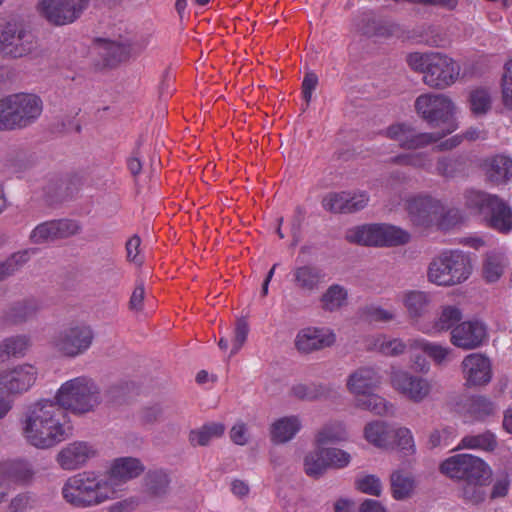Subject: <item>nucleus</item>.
I'll return each mask as SVG.
<instances>
[{
    "label": "nucleus",
    "instance_id": "1",
    "mask_svg": "<svg viewBox=\"0 0 512 512\" xmlns=\"http://www.w3.org/2000/svg\"><path fill=\"white\" fill-rule=\"evenodd\" d=\"M415 108L418 114L430 124H446V130L443 133H415L404 124H396L386 129V137L395 140L404 148L415 150L437 142L457 129L453 119L455 107L449 97L441 94H423L417 97Z\"/></svg>",
    "mask_w": 512,
    "mask_h": 512
},
{
    "label": "nucleus",
    "instance_id": "2",
    "mask_svg": "<svg viewBox=\"0 0 512 512\" xmlns=\"http://www.w3.org/2000/svg\"><path fill=\"white\" fill-rule=\"evenodd\" d=\"M26 441L38 449H50L69 435L64 411L51 400H40L29 406L22 419Z\"/></svg>",
    "mask_w": 512,
    "mask_h": 512
},
{
    "label": "nucleus",
    "instance_id": "3",
    "mask_svg": "<svg viewBox=\"0 0 512 512\" xmlns=\"http://www.w3.org/2000/svg\"><path fill=\"white\" fill-rule=\"evenodd\" d=\"M61 495L67 504L78 509L96 507L119 496L105 470H86L68 477Z\"/></svg>",
    "mask_w": 512,
    "mask_h": 512
},
{
    "label": "nucleus",
    "instance_id": "4",
    "mask_svg": "<svg viewBox=\"0 0 512 512\" xmlns=\"http://www.w3.org/2000/svg\"><path fill=\"white\" fill-rule=\"evenodd\" d=\"M440 471L447 477L464 481V498L472 503L485 499L483 486L491 477L490 467L479 457L471 454H457L444 460Z\"/></svg>",
    "mask_w": 512,
    "mask_h": 512
},
{
    "label": "nucleus",
    "instance_id": "5",
    "mask_svg": "<svg viewBox=\"0 0 512 512\" xmlns=\"http://www.w3.org/2000/svg\"><path fill=\"white\" fill-rule=\"evenodd\" d=\"M407 63L412 70L423 74L426 85L436 89L451 86L460 74V66L451 57L439 52L410 53Z\"/></svg>",
    "mask_w": 512,
    "mask_h": 512
},
{
    "label": "nucleus",
    "instance_id": "6",
    "mask_svg": "<svg viewBox=\"0 0 512 512\" xmlns=\"http://www.w3.org/2000/svg\"><path fill=\"white\" fill-rule=\"evenodd\" d=\"M43 102L34 93H15L0 99V131L25 128L42 114Z\"/></svg>",
    "mask_w": 512,
    "mask_h": 512
},
{
    "label": "nucleus",
    "instance_id": "7",
    "mask_svg": "<svg viewBox=\"0 0 512 512\" xmlns=\"http://www.w3.org/2000/svg\"><path fill=\"white\" fill-rule=\"evenodd\" d=\"M382 379L381 367L374 365L359 367L349 375L346 386L354 395L359 408L375 414L381 413L384 402L378 392L381 390Z\"/></svg>",
    "mask_w": 512,
    "mask_h": 512
},
{
    "label": "nucleus",
    "instance_id": "8",
    "mask_svg": "<svg viewBox=\"0 0 512 512\" xmlns=\"http://www.w3.org/2000/svg\"><path fill=\"white\" fill-rule=\"evenodd\" d=\"M56 404L74 414L93 411L101 402L98 385L90 378L76 377L64 382L55 395Z\"/></svg>",
    "mask_w": 512,
    "mask_h": 512
},
{
    "label": "nucleus",
    "instance_id": "9",
    "mask_svg": "<svg viewBox=\"0 0 512 512\" xmlns=\"http://www.w3.org/2000/svg\"><path fill=\"white\" fill-rule=\"evenodd\" d=\"M472 272L470 257L460 250H446L428 267V280L438 286H454L466 281Z\"/></svg>",
    "mask_w": 512,
    "mask_h": 512
},
{
    "label": "nucleus",
    "instance_id": "10",
    "mask_svg": "<svg viewBox=\"0 0 512 512\" xmlns=\"http://www.w3.org/2000/svg\"><path fill=\"white\" fill-rule=\"evenodd\" d=\"M465 204L483 216L489 227L504 234L512 231V210L499 196L470 190L465 193Z\"/></svg>",
    "mask_w": 512,
    "mask_h": 512
},
{
    "label": "nucleus",
    "instance_id": "11",
    "mask_svg": "<svg viewBox=\"0 0 512 512\" xmlns=\"http://www.w3.org/2000/svg\"><path fill=\"white\" fill-rule=\"evenodd\" d=\"M89 2L90 0H39L37 11L50 24L64 26L77 21Z\"/></svg>",
    "mask_w": 512,
    "mask_h": 512
},
{
    "label": "nucleus",
    "instance_id": "12",
    "mask_svg": "<svg viewBox=\"0 0 512 512\" xmlns=\"http://www.w3.org/2000/svg\"><path fill=\"white\" fill-rule=\"evenodd\" d=\"M93 338L94 335L90 326L74 324L61 330L54 337L52 344L60 354L75 357L89 349Z\"/></svg>",
    "mask_w": 512,
    "mask_h": 512
},
{
    "label": "nucleus",
    "instance_id": "13",
    "mask_svg": "<svg viewBox=\"0 0 512 512\" xmlns=\"http://www.w3.org/2000/svg\"><path fill=\"white\" fill-rule=\"evenodd\" d=\"M337 341L335 331L327 326H306L298 330L294 347L300 354H310L333 346Z\"/></svg>",
    "mask_w": 512,
    "mask_h": 512
},
{
    "label": "nucleus",
    "instance_id": "14",
    "mask_svg": "<svg viewBox=\"0 0 512 512\" xmlns=\"http://www.w3.org/2000/svg\"><path fill=\"white\" fill-rule=\"evenodd\" d=\"M38 369L30 363H22L0 372V391L21 394L36 382Z\"/></svg>",
    "mask_w": 512,
    "mask_h": 512
},
{
    "label": "nucleus",
    "instance_id": "15",
    "mask_svg": "<svg viewBox=\"0 0 512 512\" xmlns=\"http://www.w3.org/2000/svg\"><path fill=\"white\" fill-rule=\"evenodd\" d=\"M96 449L85 441L67 443L57 452L55 461L65 471H76L96 456Z\"/></svg>",
    "mask_w": 512,
    "mask_h": 512
},
{
    "label": "nucleus",
    "instance_id": "16",
    "mask_svg": "<svg viewBox=\"0 0 512 512\" xmlns=\"http://www.w3.org/2000/svg\"><path fill=\"white\" fill-rule=\"evenodd\" d=\"M461 369L468 387L485 386L492 380V363L484 354H468L462 360Z\"/></svg>",
    "mask_w": 512,
    "mask_h": 512
},
{
    "label": "nucleus",
    "instance_id": "17",
    "mask_svg": "<svg viewBox=\"0 0 512 512\" xmlns=\"http://www.w3.org/2000/svg\"><path fill=\"white\" fill-rule=\"evenodd\" d=\"M145 470L142 461L136 457L125 456L113 459L107 469L106 474L110 478L114 488L120 495L123 486L130 480L139 477Z\"/></svg>",
    "mask_w": 512,
    "mask_h": 512
},
{
    "label": "nucleus",
    "instance_id": "18",
    "mask_svg": "<svg viewBox=\"0 0 512 512\" xmlns=\"http://www.w3.org/2000/svg\"><path fill=\"white\" fill-rule=\"evenodd\" d=\"M391 384L396 391L415 403L426 399L432 389L431 383L426 378L404 371L394 372L391 376Z\"/></svg>",
    "mask_w": 512,
    "mask_h": 512
},
{
    "label": "nucleus",
    "instance_id": "19",
    "mask_svg": "<svg viewBox=\"0 0 512 512\" xmlns=\"http://www.w3.org/2000/svg\"><path fill=\"white\" fill-rule=\"evenodd\" d=\"M487 338V327L479 320H469L457 324L451 330V343L464 350L480 347Z\"/></svg>",
    "mask_w": 512,
    "mask_h": 512
},
{
    "label": "nucleus",
    "instance_id": "20",
    "mask_svg": "<svg viewBox=\"0 0 512 512\" xmlns=\"http://www.w3.org/2000/svg\"><path fill=\"white\" fill-rule=\"evenodd\" d=\"M406 209L414 225L430 227L435 225L442 211V203L429 196H415L407 200Z\"/></svg>",
    "mask_w": 512,
    "mask_h": 512
},
{
    "label": "nucleus",
    "instance_id": "21",
    "mask_svg": "<svg viewBox=\"0 0 512 512\" xmlns=\"http://www.w3.org/2000/svg\"><path fill=\"white\" fill-rule=\"evenodd\" d=\"M496 405L484 395H471L458 403V413L465 423L485 422L496 414Z\"/></svg>",
    "mask_w": 512,
    "mask_h": 512
},
{
    "label": "nucleus",
    "instance_id": "22",
    "mask_svg": "<svg viewBox=\"0 0 512 512\" xmlns=\"http://www.w3.org/2000/svg\"><path fill=\"white\" fill-rule=\"evenodd\" d=\"M78 231L79 225L73 220L49 221L36 226L30 234V239L35 244H41L72 236Z\"/></svg>",
    "mask_w": 512,
    "mask_h": 512
},
{
    "label": "nucleus",
    "instance_id": "23",
    "mask_svg": "<svg viewBox=\"0 0 512 512\" xmlns=\"http://www.w3.org/2000/svg\"><path fill=\"white\" fill-rule=\"evenodd\" d=\"M346 239L351 243L365 246H382L384 227L382 224H366L349 229Z\"/></svg>",
    "mask_w": 512,
    "mask_h": 512
},
{
    "label": "nucleus",
    "instance_id": "24",
    "mask_svg": "<svg viewBox=\"0 0 512 512\" xmlns=\"http://www.w3.org/2000/svg\"><path fill=\"white\" fill-rule=\"evenodd\" d=\"M484 170L490 182L504 184L512 177V158L503 154L494 155L485 160Z\"/></svg>",
    "mask_w": 512,
    "mask_h": 512
},
{
    "label": "nucleus",
    "instance_id": "25",
    "mask_svg": "<svg viewBox=\"0 0 512 512\" xmlns=\"http://www.w3.org/2000/svg\"><path fill=\"white\" fill-rule=\"evenodd\" d=\"M302 422L298 416L290 415L276 419L270 426L271 440L283 444L292 440L301 430Z\"/></svg>",
    "mask_w": 512,
    "mask_h": 512
},
{
    "label": "nucleus",
    "instance_id": "26",
    "mask_svg": "<svg viewBox=\"0 0 512 512\" xmlns=\"http://www.w3.org/2000/svg\"><path fill=\"white\" fill-rule=\"evenodd\" d=\"M0 476L9 483L26 485L32 481L34 470L26 461H9L0 465Z\"/></svg>",
    "mask_w": 512,
    "mask_h": 512
},
{
    "label": "nucleus",
    "instance_id": "27",
    "mask_svg": "<svg viewBox=\"0 0 512 512\" xmlns=\"http://www.w3.org/2000/svg\"><path fill=\"white\" fill-rule=\"evenodd\" d=\"M24 31L25 29L16 22L0 23V52L14 58L23 57L25 50L13 46L12 41L22 39Z\"/></svg>",
    "mask_w": 512,
    "mask_h": 512
},
{
    "label": "nucleus",
    "instance_id": "28",
    "mask_svg": "<svg viewBox=\"0 0 512 512\" xmlns=\"http://www.w3.org/2000/svg\"><path fill=\"white\" fill-rule=\"evenodd\" d=\"M399 450L402 455L415 453V444L411 431L405 427H388L386 425V449Z\"/></svg>",
    "mask_w": 512,
    "mask_h": 512
},
{
    "label": "nucleus",
    "instance_id": "29",
    "mask_svg": "<svg viewBox=\"0 0 512 512\" xmlns=\"http://www.w3.org/2000/svg\"><path fill=\"white\" fill-rule=\"evenodd\" d=\"M303 469L307 476L318 479L328 470L325 447L316 444L303 458Z\"/></svg>",
    "mask_w": 512,
    "mask_h": 512
},
{
    "label": "nucleus",
    "instance_id": "30",
    "mask_svg": "<svg viewBox=\"0 0 512 512\" xmlns=\"http://www.w3.org/2000/svg\"><path fill=\"white\" fill-rule=\"evenodd\" d=\"M381 25V17L371 10H363L353 16L350 24L351 31L371 36Z\"/></svg>",
    "mask_w": 512,
    "mask_h": 512
},
{
    "label": "nucleus",
    "instance_id": "31",
    "mask_svg": "<svg viewBox=\"0 0 512 512\" xmlns=\"http://www.w3.org/2000/svg\"><path fill=\"white\" fill-rule=\"evenodd\" d=\"M347 439L345 425L341 421H331L323 425L315 436V442L319 446L325 447Z\"/></svg>",
    "mask_w": 512,
    "mask_h": 512
},
{
    "label": "nucleus",
    "instance_id": "32",
    "mask_svg": "<svg viewBox=\"0 0 512 512\" xmlns=\"http://www.w3.org/2000/svg\"><path fill=\"white\" fill-rule=\"evenodd\" d=\"M498 445L497 437L491 431H485L477 435H466L460 441L457 449H472L492 452Z\"/></svg>",
    "mask_w": 512,
    "mask_h": 512
},
{
    "label": "nucleus",
    "instance_id": "33",
    "mask_svg": "<svg viewBox=\"0 0 512 512\" xmlns=\"http://www.w3.org/2000/svg\"><path fill=\"white\" fill-rule=\"evenodd\" d=\"M293 281L295 285L305 291H312L318 287L322 281L321 272L309 265L296 267L293 272Z\"/></svg>",
    "mask_w": 512,
    "mask_h": 512
},
{
    "label": "nucleus",
    "instance_id": "34",
    "mask_svg": "<svg viewBox=\"0 0 512 512\" xmlns=\"http://www.w3.org/2000/svg\"><path fill=\"white\" fill-rule=\"evenodd\" d=\"M225 432V426L221 422H209L201 428L192 430L189 440L193 446H205L212 440L220 438Z\"/></svg>",
    "mask_w": 512,
    "mask_h": 512
},
{
    "label": "nucleus",
    "instance_id": "35",
    "mask_svg": "<svg viewBox=\"0 0 512 512\" xmlns=\"http://www.w3.org/2000/svg\"><path fill=\"white\" fill-rule=\"evenodd\" d=\"M462 312L456 306H444L438 319L434 322L431 328L421 327L424 333H436L453 329L456 324L461 320Z\"/></svg>",
    "mask_w": 512,
    "mask_h": 512
},
{
    "label": "nucleus",
    "instance_id": "36",
    "mask_svg": "<svg viewBox=\"0 0 512 512\" xmlns=\"http://www.w3.org/2000/svg\"><path fill=\"white\" fill-rule=\"evenodd\" d=\"M347 300V289L338 284L331 285L320 298L322 308L329 312L341 309L347 304Z\"/></svg>",
    "mask_w": 512,
    "mask_h": 512
},
{
    "label": "nucleus",
    "instance_id": "37",
    "mask_svg": "<svg viewBox=\"0 0 512 512\" xmlns=\"http://www.w3.org/2000/svg\"><path fill=\"white\" fill-rule=\"evenodd\" d=\"M468 103L471 113L476 116L486 115L492 107L491 92L487 88L478 87L470 91Z\"/></svg>",
    "mask_w": 512,
    "mask_h": 512
},
{
    "label": "nucleus",
    "instance_id": "38",
    "mask_svg": "<svg viewBox=\"0 0 512 512\" xmlns=\"http://www.w3.org/2000/svg\"><path fill=\"white\" fill-rule=\"evenodd\" d=\"M467 168V158L463 155L442 157L437 162V172L439 175L452 178L465 174Z\"/></svg>",
    "mask_w": 512,
    "mask_h": 512
},
{
    "label": "nucleus",
    "instance_id": "39",
    "mask_svg": "<svg viewBox=\"0 0 512 512\" xmlns=\"http://www.w3.org/2000/svg\"><path fill=\"white\" fill-rule=\"evenodd\" d=\"M405 307L412 318L426 314L430 307L429 295L422 291H411L404 299Z\"/></svg>",
    "mask_w": 512,
    "mask_h": 512
},
{
    "label": "nucleus",
    "instance_id": "40",
    "mask_svg": "<svg viewBox=\"0 0 512 512\" xmlns=\"http://www.w3.org/2000/svg\"><path fill=\"white\" fill-rule=\"evenodd\" d=\"M414 490L413 478L403 472H395L391 475V493L396 500H403L412 494Z\"/></svg>",
    "mask_w": 512,
    "mask_h": 512
},
{
    "label": "nucleus",
    "instance_id": "41",
    "mask_svg": "<svg viewBox=\"0 0 512 512\" xmlns=\"http://www.w3.org/2000/svg\"><path fill=\"white\" fill-rule=\"evenodd\" d=\"M412 348L424 352L437 364H442L452 351L449 347L431 343L425 339L414 340Z\"/></svg>",
    "mask_w": 512,
    "mask_h": 512
},
{
    "label": "nucleus",
    "instance_id": "42",
    "mask_svg": "<svg viewBox=\"0 0 512 512\" xmlns=\"http://www.w3.org/2000/svg\"><path fill=\"white\" fill-rule=\"evenodd\" d=\"M29 341L25 336L11 337L0 343V362H4L11 356H20L25 353Z\"/></svg>",
    "mask_w": 512,
    "mask_h": 512
},
{
    "label": "nucleus",
    "instance_id": "43",
    "mask_svg": "<svg viewBox=\"0 0 512 512\" xmlns=\"http://www.w3.org/2000/svg\"><path fill=\"white\" fill-rule=\"evenodd\" d=\"M348 191L329 192L322 199V206L332 213H347Z\"/></svg>",
    "mask_w": 512,
    "mask_h": 512
},
{
    "label": "nucleus",
    "instance_id": "44",
    "mask_svg": "<svg viewBox=\"0 0 512 512\" xmlns=\"http://www.w3.org/2000/svg\"><path fill=\"white\" fill-rule=\"evenodd\" d=\"M463 222V215L459 209H445L442 205V211L435 220V225L441 230H450Z\"/></svg>",
    "mask_w": 512,
    "mask_h": 512
},
{
    "label": "nucleus",
    "instance_id": "45",
    "mask_svg": "<svg viewBox=\"0 0 512 512\" xmlns=\"http://www.w3.org/2000/svg\"><path fill=\"white\" fill-rule=\"evenodd\" d=\"M355 487L360 492L372 496H380L382 492L381 479L370 474L358 476L355 480Z\"/></svg>",
    "mask_w": 512,
    "mask_h": 512
},
{
    "label": "nucleus",
    "instance_id": "46",
    "mask_svg": "<svg viewBox=\"0 0 512 512\" xmlns=\"http://www.w3.org/2000/svg\"><path fill=\"white\" fill-rule=\"evenodd\" d=\"M30 258V251L24 250L13 254L9 259L0 264V281L13 274Z\"/></svg>",
    "mask_w": 512,
    "mask_h": 512
},
{
    "label": "nucleus",
    "instance_id": "47",
    "mask_svg": "<svg viewBox=\"0 0 512 512\" xmlns=\"http://www.w3.org/2000/svg\"><path fill=\"white\" fill-rule=\"evenodd\" d=\"M392 162L411 165L418 168H429L431 166V159L424 152H408L404 154H400L394 158L390 159Z\"/></svg>",
    "mask_w": 512,
    "mask_h": 512
},
{
    "label": "nucleus",
    "instance_id": "48",
    "mask_svg": "<svg viewBox=\"0 0 512 512\" xmlns=\"http://www.w3.org/2000/svg\"><path fill=\"white\" fill-rule=\"evenodd\" d=\"M364 437L371 445L382 447L384 444V421L377 419L368 422L364 428Z\"/></svg>",
    "mask_w": 512,
    "mask_h": 512
},
{
    "label": "nucleus",
    "instance_id": "49",
    "mask_svg": "<svg viewBox=\"0 0 512 512\" xmlns=\"http://www.w3.org/2000/svg\"><path fill=\"white\" fill-rule=\"evenodd\" d=\"M456 437V429L446 426L434 430L429 436V445L431 448L447 447Z\"/></svg>",
    "mask_w": 512,
    "mask_h": 512
},
{
    "label": "nucleus",
    "instance_id": "50",
    "mask_svg": "<svg viewBox=\"0 0 512 512\" xmlns=\"http://www.w3.org/2000/svg\"><path fill=\"white\" fill-rule=\"evenodd\" d=\"M328 468L342 469L347 467L351 462V455L339 448H325Z\"/></svg>",
    "mask_w": 512,
    "mask_h": 512
},
{
    "label": "nucleus",
    "instance_id": "51",
    "mask_svg": "<svg viewBox=\"0 0 512 512\" xmlns=\"http://www.w3.org/2000/svg\"><path fill=\"white\" fill-rule=\"evenodd\" d=\"M502 102L505 108L512 110V59L506 62L501 80Z\"/></svg>",
    "mask_w": 512,
    "mask_h": 512
},
{
    "label": "nucleus",
    "instance_id": "52",
    "mask_svg": "<svg viewBox=\"0 0 512 512\" xmlns=\"http://www.w3.org/2000/svg\"><path fill=\"white\" fill-rule=\"evenodd\" d=\"M229 436L234 444L245 446L251 440L250 426L244 421L238 420L231 427Z\"/></svg>",
    "mask_w": 512,
    "mask_h": 512
},
{
    "label": "nucleus",
    "instance_id": "53",
    "mask_svg": "<svg viewBox=\"0 0 512 512\" xmlns=\"http://www.w3.org/2000/svg\"><path fill=\"white\" fill-rule=\"evenodd\" d=\"M503 274V265L496 256H488L483 264V276L489 283H494Z\"/></svg>",
    "mask_w": 512,
    "mask_h": 512
},
{
    "label": "nucleus",
    "instance_id": "54",
    "mask_svg": "<svg viewBox=\"0 0 512 512\" xmlns=\"http://www.w3.org/2000/svg\"><path fill=\"white\" fill-rule=\"evenodd\" d=\"M410 234L393 225H386V247L399 246L408 243Z\"/></svg>",
    "mask_w": 512,
    "mask_h": 512
},
{
    "label": "nucleus",
    "instance_id": "55",
    "mask_svg": "<svg viewBox=\"0 0 512 512\" xmlns=\"http://www.w3.org/2000/svg\"><path fill=\"white\" fill-rule=\"evenodd\" d=\"M103 48L107 50L108 55L115 60H122L130 53V48L119 42L105 40L103 41Z\"/></svg>",
    "mask_w": 512,
    "mask_h": 512
},
{
    "label": "nucleus",
    "instance_id": "56",
    "mask_svg": "<svg viewBox=\"0 0 512 512\" xmlns=\"http://www.w3.org/2000/svg\"><path fill=\"white\" fill-rule=\"evenodd\" d=\"M141 240L138 236H132L126 243L127 259L136 265H141L144 257L140 250Z\"/></svg>",
    "mask_w": 512,
    "mask_h": 512
},
{
    "label": "nucleus",
    "instance_id": "57",
    "mask_svg": "<svg viewBox=\"0 0 512 512\" xmlns=\"http://www.w3.org/2000/svg\"><path fill=\"white\" fill-rule=\"evenodd\" d=\"M248 331L247 323L244 320H238L236 323L235 335L230 353L231 355L236 354L241 349L247 339Z\"/></svg>",
    "mask_w": 512,
    "mask_h": 512
},
{
    "label": "nucleus",
    "instance_id": "58",
    "mask_svg": "<svg viewBox=\"0 0 512 512\" xmlns=\"http://www.w3.org/2000/svg\"><path fill=\"white\" fill-rule=\"evenodd\" d=\"M369 197L365 192H348L347 213L359 211L366 207Z\"/></svg>",
    "mask_w": 512,
    "mask_h": 512
},
{
    "label": "nucleus",
    "instance_id": "59",
    "mask_svg": "<svg viewBox=\"0 0 512 512\" xmlns=\"http://www.w3.org/2000/svg\"><path fill=\"white\" fill-rule=\"evenodd\" d=\"M139 503L137 497L130 496L112 503L109 506V512H133L138 508Z\"/></svg>",
    "mask_w": 512,
    "mask_h": 512
},
{
    "label": "nucleus",
    "instance_id": "60",
    "mask_svg": "<svg viewBox=\"0 0 512 512\" xmlns=\"http://www.w3.org/2000/svg\"><path fill=\"white\" fill-rule=\"evenodd\" d=\"M145 290L142 284L136 285L134 288L130 301L129 307L132 311L139 313L144 309Z\"/></svg>",
    "mask_w": 512,
    "mask_h": 512
},
{
    "label": "nucleus",
    "instance_id": "61",
    "mask_svg": "<svg viewBox=\"0 0 512 512\" xmlns=\"http://www.w3.org/2000/svg\"><path fill=\"white\" fill-rule=\"evenodd\" d=\"M362 317L366 322L374 323L384 320V311L380 305H367L362 312Z\"/></svg>",
    "mask_w": 512,
    "mask_h": 512
},
{
    "label": "nucleus",
    "instance_id": "62",
    "mask_svg": "<svg viewBox=\"0 0 512 512\" xmlns=\"http://www.w3.org/2000/svg\"><path fill=\"white\" fill-rule=\"evenodd\" d=\"M318 84V78L314 73H307L304 77L302 83V94L303 98L307 103L310 102L312 98L313 91L315 90Z\"/></svg>",
    "mask_w": 512,
    "mask_h": 512
},
{
    "label": "nucleus",
    "instance_id": "63",
    "mask_svg": "<svg viewBox=\"0 0 512 512\" xmlns=\"http://www.w3.org/2000/svg\"><path fill=\"white\" fill-rule=\"evenodd\" d=\"M21 38L22 39H19L18 41H12V45L25 50L23 52V56H25L32 52L36 43L34 36L26 30L23 32V37Z\"/></svg>",
    "mask_w": 512,
    "mask_h": 512
},
{
    "label": "nucleus",
    "instance_id": "64",
    "mask_svg": "<svg viewBox=\"0 0 512 512\" xmlns=\"http://www.w3.org/2000/svg\"><path fill=\"white\" fill-rule=\"evenodd\" d=\"M357 512H384V505L378 500L365 499L359 505Z\"/></svg>",
    "mask_w": 512,
    "mask_h": 512
}]
</instances>
